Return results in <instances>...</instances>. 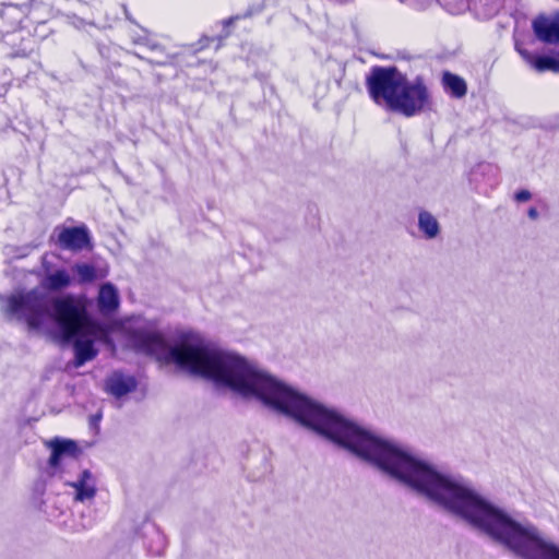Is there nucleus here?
Listing matches in <instances>:
<instances>
[{
	"mask_svg": "<svg viewBox=\"0 0 559 559\" xmlns=\"http://www.w3.org/2000/svg\"><path fill=\"white\" fill-rule=\"evenodd\" d=\"M247 395L272 411L332 441L412 489L429 502L465 521V483L439 472L394 441L360 427L293 388L275 380L247 359Z\"/></svg>",
	"mask_w": 559,
	"mask_h": 559,
	"instance_id": "nucleus-1",
	"label": "nucleus"
},
{
	"mask_svg": "<svg viewBox=\"0 0 559 559\" xmlns=\"http://www.w3.org/2000/svg\"><path fill=\"white\" fill-rule=\"evenodd\" d=\"M73 270L78 274L80 283H90L96 278V270L91 264L78 263Z\"/></svg>",
	"mask_w": 559,
	"mask_h": 559,
	"instance_id": "nucleus-16",
	"label": "nucleus"
},
{
	"mask_svg": "<svg viewBox=\"0 0 559 559\" xmlns=\"http://www.w3.org/2000/svg\"><path fill=\"white\" fill-rule=\"evenodd\" d=\"M131 39L134 45L147 46L153 50L159 48V46L157 44L152 43L146 35H132Z\"/></svg>",
	"mask_w": 559,
	"mask_h": 559,
	"instance_id": "nucleus-17",
	"label": "nucleus"
},
{
	"mask_svg": "<svg viewBox=\"0 0 559 559\" xmlns=\"http://www.w3.org/2000/svg\"><path fill=\"white\" fill-rule=\"evenodd\" d=\"M214 40H218L219 44H217V47H221V41L222 39L219 40L218 39V36L217 37H207V36H204L203 38L200 39V48H205L210 45L211 41H214Z\"/></svg>",
	"mask_w": 559,
	"mask_h": 559,
	"instance_id": "nucleus-21",
	"label": "nucleus"
},
{
	"mask_svg": "<svg viewBox=\"0 0 559 559\" xmlns=\"http://www.w3.org/2000/svg\"><path fill=\"white\" fill-rule=\"evenodd\" d=\"M10 86V76L7 72L0 73V96H3L7 94Z\"/></svg>",
	"mask_w": 559,
	"mask_h": 559,
	"instance_id": "nucleus-19",
	"label": "nucleus"
},
{
	"mask_svg": "<svg viewBox=\"0 0 559 559\" xmlns=\"http://www.w3.org/2000/svg\"><path fill=\"white\" fill-rule=\"evenodd\" d=\"M418 228L427 239H433L440 234L438 219L428 211L419 212Z\"/></svg>",
	"mask_w": 559,
	"mask_h": 559,
	"instance_id": "nucleus-13",
	"label": "nucleus"
},
{
	"mask_svg": "<svg viewBox=\"0 0 559 559\" xmlns=\"http://www.w3.org/2000/svg\"><path fill=\"white\" fill-rule=\"evenodd\" d=\"M2 310L9 320L26 322L32 330H40L53 318L59 338L63 343L73 342L76 367L96 357L95 342L108 340L107 331L88 317L83 300L72 295L55 298L52 314L46 296L37 290L10 296Z\"/></svg>",
	"mask_w": 559,
	"mask_h": 559,
	"instance_id": "nucleus-3",
	"label": "nucleus"
},
{
	"mask_svg": "<svg viewBox=\"0 0 559 559\" xmlns=\"http://www.w3.org/2000/svg\"><path fill=\"white\" fill-rule=\"evenodd\" d=\"M522 58L536 71H552L559 73V58L557 57H537L526 49L516 48Z\"/></svg>",
	"mask_w": 559,
	"mask_h": 559,
	"instance_id": "nucleus-12",
	"label": "nucleus"
},
{
	"mask_svg": "<svg viewBox=\"0 0 559 559\" xmlns=\"http://www.w3.org/2000/svg\"><path fill=\"white\" fill-rule=\"evenodd\" d=\"M372 100L406 117L420 112L429 93L420 79L408 81L395 67H374L366 81Z\"/></svg>",
	"mask_w": 559,
	"mask_h": 559,
	"instance_id": "nucleus-4",
	"label": "nucleus"
},
{
	"mask_svg": "<svg viewBox=\"0 0 559 559\" xmlns=\"http://www.w3.org/2000/svg\"><path fill=\"white\" fill-rule=\"evenodd\" d=\"M338 2H345L346 0H337Z\"/></svg>",
	"mask_w": 559,
	"mask_h": 559,
	"instance_id": "nucleus-24",
	"label": "nucleus"
},
{
	"mask_svg": "<svg viewBox=\"0 0 559 559\" xmlns=\"http://www.w3.org/2000/svg\"><path fill=\"white\" fill-rule=\"evenodd\" d=\"M240 19V16L236 15V16H231L227 20H224L221 22L222 26H223V32L221 35H218V39H223V38H226L227 36H229L230 34V27L234 25V23L236 21H238Z\"/></svg>",
	"mask_w": 559,
	"mask_h": 559,
	"instance_id": "nucleus-18",
	"label": "nucleus"
},
{
	"mask_svg": "<svg viewBox=\"0 0 559 559\" xmlns=\"http://www.w3.org/2000/svg\"><path fill=\"white\" fill-rule=\"evenodd\" d=\"M57 243L60 248L71 251H80L90 245L88 229L82 225L78 227H57Z\"/></svg>",
	"mask_w": 559,
	"mask_h": 559,
	"instance_id": "nucleus-5",
	"label": "nucleus"
},
{
	"mask_svg": "<svg viewBox=\"0 0 559 559\" xmlns=\"http://www.w3.org/2000/svg\"><path fill=\"white\" fill-rule=\"evenodd\" d=\"M536 37L545 44L559 43V15L538 16L533 22Z\"/></svg>",
	"mask_w": 559,
	"mask_h": 559,
	"instance_id": "nucleus-7",
	"label": "nucleus"
},
{
	"mask_svg": "<svg viewBox=\"0 0 559 559\" xmlns=\"http://www.w3.org/2000/svg\"><path fill=\"white\" fill-rule=\"evenodd\" d=\"M33 0H9L3 3V13L19 22L29 13Z\"/></svg>",
	"mask_w": 559,
	"mask_h": 559,
	"instance_id": "nucleus-14",
	"label": "nucleus"
},
{
	"mask_svg": "<svg viewBox=\"0 0 559 559\" xmlns=\"http://www.w3.org/2000/svg\"><path fill=\"white\" fill-rule=\"evenodd\" d=\"M72 280L70 273L64 269L47 270L40 284L47 290L59 292L69 287Z\"/></svg>",
	"mask_w": 559,
	"mask_h": 559,
	"instance_id": "nucleus-10",
	"label": "nucleus"
},
{
	"mask_svg": "<svg viewBox=\"0 0 559 559\" xmlns=\"http://www.w3.org/2000/svg\"><path fill=\"white\" fill-rule=\"evenodd\" d=\"M12 56H14V57H19V56H20V53H13ZM21 56H26V53H25V52H23V53H21Z\"/></svg>",
	"mask_w": 559,
	"mask_h": 559,
	"instance_id": "nucleus-23",
	"label": "nucleus"
},
{
	"mask_svg": "<svg viewBox=\"0 0 559 559\" xmlns=\"http://www.w3.org/2000/svg\"><path fill=\"white\" fill-rule=\"evenodd\" d=\"M442 83L444 88L456 98L465 96L467 92L465 81L456 74L444 72L442 76Z\"/></svg>",
	"mask_w": 559,
	"mask_h": 559,
	"instance_id": "nucleus-15",
	"label": "nucleus"
},
{
	"mask_svg": "<svg viewBox=\"0 0 559 559\" xmlns=\"http://www.w3.org/2000/svg\"><path fill=\"white\" fill-rule=\"evenodd\" d=\"M527 215L531 219H536L538 217V211L535 207H531Z\"/></svg>",
	"mask_w": 559,
	"mask_h": 559,
	"instance_id": "nucleus-22",
	"label": "nucleus"
},
{
	"mask_svg": "<svg viewBox=\"0 0 559 559\" xmlns=\"http://www.w3.org/2000/svg\"><path fill=\"white\" fill-rule=\"evenodd\" d=\"M68 485L74 489V501L78 502H91L97 493L96 478L88 469H84L75 481Z\"/></svg>",
	"mask_w": 559,
	"mask_h": 559,
	"instance_id": "nucleus-8",
	"label": "nucleus"
},
{
	"mask_svg": "<svg viewBox=\"0 0 559 559\" xmlns=\"http://www.w3.org/2000/svg\"><path fill=\"white\" fill-rule=\"evenodd\" d=\"M119 301L118 290L111 283H105L100 286L97 304L102 313L109 314L116 311L119 307Z\"/></svg>",
	"mask_w": 559,
	"mask_h": 559,
	"instance_id": "nucleus-11",
	"label": "nucleus"
},
{
	"mask_svg": "<svg viewBox=\"0 0 559 559\" xmlns=\"http://www.w3.org/2000/svg\"><path fill=\"white\" fill-rule=\"evenodd\" d=\"M124 332L135 352L173 362L181 370L211 380L218 389L245 395L242 357L193 338H183L169 347L155 324L142 317L130 319Z\"/></svg>",
	"mask_w": 559,
	"mask_h": 559,
	"instance_id": "nucleus-2",
	"label": "nucleus"
},
{
	"mask_svg": "<svg viewBox=\"0 0 559 559\" xmlns=\"http://www.w3.org/2000/svg\"><path fill=\"white\" fill-rule=\"evenodd\" d=\"M531 197H532L531 192L527 190L518 191L514 195V198L518 202H526L531 199Z\"/></svg>",
	"mask_w": 559,
	"mask_h": 559,
	"instance_id": "nucleus-20",
	"label": "nucleus"
},
{
	"mask_svg": "<svg viewBox=\"0 0 559 559\" xmlns=\"http://www.w3.org/2000/svg\"><path fill=\"white\" fill-rule=\"evenodd\" d=\"M138 383L133 376L120 371L112 372L105 381L106 391L119 399L135 390Z\"/></svg>",
	"mask_w": 559,
	"mask_h": 559,
	"instance_id": "nucleus-9",
	"label": "nucleus"
},
{
	"mask_svg": "<svg viewBox=\"0 0 559 559\" xmlns=\"http://www.w3.org/2000/svg\"><path fill=\"white\" fill-rule=\"evenodd\" d=\"M45 445L51 451L48 460L49 468L56 471L60 464L68 459H75L79 453L78 444L73 440L53 438L45 442Z\"/></svg>",
	"mask_w": 559,
	"mask_h": 559,
	"instance_id": "nucleus-6",
	"label": "nucleus"
}]
</instances>
